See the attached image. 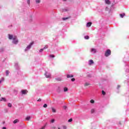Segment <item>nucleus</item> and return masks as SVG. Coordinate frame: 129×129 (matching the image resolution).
<instances>
[{
	"label": "nucleus",
	"instance_id": "27",
	"mask_svg": "<svg viewBox=\"0 0 129 129\" xmlns=\"http://www.w3.org/2000/svg\"><path fill=\"white\" fill-rule=\"evenodd\" d=\"M43 51H44V48H41V49H40L39 52H42Z\"/></svg>",
	"mask_w": 129,
	"mask_h": 129
},
{
	"label": "nucleus",
	"instance_id": "21",
	"mask_svg": "<svg viewBox=\"0 0 129 129\" xmlns=\"http://www.w3.org/2000/svg\"><path fill=\"white\" fill-rule=\"evenodd\" d=\"M8 106L9 107H12V104L10 103H8Z\"/></svg>",
	"mask_w": 129,
	"mask_h": 129
},
{
	"label": "nucleus",
	"instance_id": "5",
	"mask_svg": "<svg viewBox=\"0 0 129 129\" xmlns=\"http://www.w3.org/2000/svg\"><path fill=\"white\" fill-rule=\"evenodd\" d=\"M21 92L22 94H27V93H28V91H27V90H22Z\"/></svg>",
	"mask_w": 129,
	"mask_h": 129
},
{
	"label": "nucleus",
	"instance_id": "2",
	"mask_svg": "<svg viewBox=\"0 0 129 129\" xmlns=\"http://www.w3.org/2000/svg\"><path fill=\"white\" fill-rule=\"evenodd\" d=\"M33 45H34V42H32L31 43H30L29 44V45H28L27 46V47L25 48V52H27V51H29V50H30V49H31V48L32 47V46H33Z\"/></svg>",
	"mask_w": 129,
	"mask_h": 129
},
{
	"label": "nucleus",
	"instance_id": "18",
	"mask_svg": "<svg viewBox=\"0 0 129 129\" xmlns=\"http://www.w3.org/2000/svg\"><path fill=\"white\" fill-rule=\"evenodd\" d=\"M68 91V88H67V87H65L63 89V91L64 92H66V91Z\"/></svg>",
	"mask_w": 129,
	"mask_h": 129
},
{
	"label": "nucleus",
	"instance_id": "6",
	"mask_svg": "<svg viewBox=\"0 0 129 129\" xmlns=\"http://www.w3.org/2000/svg\"><path fill=\"white\" fill-rule=\"evenodd\" d=\"M105 3L106 5H110L111 4L110 0H105Z\"/></svg>",
	"mask_w": 129,
	"mask_h": 129
},
{
	"label": "nucleus",
	"instance_id": "4",
	"mask_svg": "<svg viewBox=\"0 0 129 129\" xmlns=\"http://www.w3.org/2000/svg\"><path fill=\"white\" fill-rule=\"evenodd\" d=\"M45 75L46 78H51V74L48 72H46Z\"/></svg>",
	"mask_w": 129,
	"mask_h": 129
},
{
	"label": "nucleus",
	"instance_id": "29",
	"mask_svg": "<svg viewBox=\"0 0 129 129\" xmlns=\"http://www.w3.org/2000/svg\"><path fill=\"white\" fill-rule=\"evenodd\" d=\"M56 80H58V81H61V78H58L56 79Z\"/></svg>",
	"mask_w": 129,
	"mask_h": 129
},
{
	"label": "nucleus",
	"instance_id": "39",
	"mask_svg": "<svg viewBox=\"0 0 129 129\" xmlns=\"http://www.w3.org/2000/svg\"><path fill=\"white\" fill-rule=\"evenodd\" d=\"M45 126H43L40 129H45Z\"/></svg>",
	"mask_w": 129,
	"mask_h": 129
},
{
	"label": "nucleus",
	"instance_id": "10",
	"mask_svg": "<svg viewBox=\"0 0 129 129\" xmlns=\"http://www.w3.org/2000/svg\"><path fill=\"white\" fill-rule=\"evenodd\" d=\"M91 25H92V23H91V22H88V23L87 24V27H91Z\"/></svg>",
	"mask_w": 129,
	"mask_h": 129
},
{
	"label": "nucleus",
	"instance_id": "30",
	"mask_svg": "<svg viewBox=\"0 0 129 129\" xmlns=\"http://www.w3.org/2000/svg\"><path fill=\"white\" fill-rule=\"evenodd\" d=\"M102 94H103V95H105V92H104V91H102Z\"/></svg>",
	"mask_w": 129,
	"mask_h": 129
},
{
	"label": "nucleus",
	"instance_id": "38",
	"mask_svg": "<svg viewBox=\"0 0 129 129\" xmlns=\"http://www.w3.org/2000/svg\"><path fill=\"white\" fill-rule=\"evenodd\" d=\"M63 108L64 109H66V108H67V107L66 106H64Z\"/></svg>",
	"mask_w": 129,
	"mask_h": 129
},
{
	"label": "nucleus",
	"instance_id": "37",
	"mask_svg": "<svg viewBox=\"0 0 129 129\" xmlns=\"http://www.w3.org/2000/svg\"><path fill=\"white\" fill-rule=\"evenodd\" d=\"M88 85H89V84L86 83L85 84V86H88Z\"/></svg>",
	"mask_w": 129,
	"mask_h": 129
},
{
	"label": "nucleus",
	"instance_id": "13",
	"mask_svg": "<svg viewBox=\"0 0 129 129\" xmlns=\"http://www.w3.org/2000/svg\"><path fill=\"white\" fill-rule=\"evenodd\" d=\"M36 4H40L41 3V0H35Z\"/></svg>",
	"mask_w": 129,
	"mask_h": 129
},
{
	"label": "nucleus",
	"instance_id": "9",
	"mask_svg": "<svg viewBox=\"0 0 129 129\" xmlns=\"http://www.w3.org/2000/svg\"><path fill=\"white\" fill-rule=\"evenodd\" d=\"M91 51L92 52V53H96L97 50H96V49L92 48Z\"/></svg>",
	"mask_w": 129,
	"mask_h": 129
},
{
	"label": "nucleus",
	"instance_id": "20",
	"mask_svg": "<svg viewBox=\"0 0 129 129\" xmlns=\"http://www.w3.org/2000/svg\"><path fill=\"white\" fill-rule=\"evenodd\" d=\"M10 74V72L9 71H6V76H8Z\"/></svg>",
	"mask_w": 129,
	"mask_h": 129
},
{
	"label": "nucleus",
	"instance_id": "1",
	"mask_svg": "<svg viewBox=\"0 0 129 129\" xmlns=\"http://www.w3.org/2000/svg\"><path fill=\"white\" fill-rule=\"evenodd\" d=\"M9 38L10 40H12V39H13V44H17L19 42V40H18L17 36H13L12 35L9 34Z\"/></svg>",
	"mask_w": 129,
	"mask_h": 129
},
{
	"label": "nucleus",
	"instance_id": "16",
	"mask_svg": "<svg viewBox=\"0 0 129 129\" xmlns=\"http://www.w3.org/2000/svg\"><path fill=\"white\" fill-rule=\"evenodd\" d=\"M29 119H31V117L30 116H28L27 117H26V120H29Z\"/></svg>",
	"mask_w": 129,
	"mask_h": 129
},
{
	"label": "nucleus",
	"instance_id": "43",
	"mask_svg": "<svg viewBox=\"0 0 129 129\" xmlns=\"http://www.w3.org/2000/svg\"><path fill=\"white\" fill-rule=\"evenodd\" d=\"M53 129H55V128H56V127H53V128H52Z\"/></svg>",
	"mask_w": 129,
	"mask_h": 129
},
{
	"label": "nucleus",
	"instance_id": "24",
	"mask_svg": "<svg viewBox=\"0 0 129 129\" xmlns=\"http://www.w3.org/2000/svg\"><path fill=\"white\" fill-rule=\"evenodd\" d=\"M52 112H56V109L54 108H52Z\"/></svg>",
	"mask_w": 129,
	"mask_h": 129
},
{
	"label": "nucleus",
	"instance_id": "34",
	"mask_svg": "<svg viewBox=\"0 0 129 129\" xmlns=\"http://www.w3.org/2000/svg\"><path fill=\"white\" fill-rule=\"evenodd\" d=\"M30 3V0H27V4L28 5H29Z\"/></svg>",
	"mask_w": 129,
	"mask_h": 129
},
{
	"label": "nucleus",
	"instance_id": "11",
	"mask_svg": "<svg viewBox=\"0 0 129 129\" xmlns=\"http://www.w3.org/2000/svg\"><path fill=\"white\" fill-rule=\"evenodd\" d=\"M67 78H71L73 77V75H67Z\"/></svg>",
	"mask_w": 129,
	"mask_h": 129
},
{
	"label": "nucleus",
	"instance_id": "36",
	"mask_svg": "<svg viewBox=\"0 0 129 129\" xmlns=\"http://www.w3.org/2000/svg\"><path fill=\"white\" fill-rule=\"evenodd\" d=\"M63 129H67V127H66V126H63Z\"/></svg>",
	"mask_w": 129,
	"mask_h": 129
},
{
	"label": "nucleus",
	"instance_id": "45",
	"mask_svg": "<svg viewBox=\"0 0 129 129\" xmlns=\"http://www.w3.org/2000/svg\"><path fill=\"white\" fill-rule=\"evenodd\" d=\"M63 1H66V0H63Z\"/></svg>",
	"mask_w": 129,
	"mask_h": 129
},
{
	"label": "nucleus",
	"instance_id": "14",
	"mask_svg": "<svg viewBox=\"0 0 129 129\" xmlns=\"http://www.w3.org/2000/svg\"><path fill=\"white\" fill-rule=\"evenodd\" d=\"M124 16H125V14L124 13H122V14H120V16L121 18H123L124 17Z\"/></svg>",
	"mask_w": 129,
	"mask_h": 129
},
{
	"label": "nucleus",
	"instance_id": "41",
	"mask_svg": "<svg viewBox=\"0 0 129 129\" xmlns=\"http://www.w3.org/2000/svg\"><path fill=\"white\" fill-rule=\"evenodd\" d=\"M41 99H39L38 100H37V101H41Z\"/></svg>",
	"mask_w": 129,
	"mask_h": 129
},
{
	"label": "nucleus",
	"instance_id": "25",
	"mask_svg": "<svg viewBox=\"0 0 129 129\" xmlns=\"http://www.w3.org/2000/svg\"><path fill=\"white\" fill-rule=\"evenodd\" d=\"M45 49H48V45L45 46V47L43 48V50H45Z\"/></svg>",
	"mask_w": 129,
	"mask_h": 129
},
{
	"label": "nucleus",
	"instance_id": "35",
	"mask_svg": "<svg viewBox=\"0 0 129 129\" xmlns=\"http://www.w3.org/2000/svg\"><path fill=\"white\" fill-rule=\"evenodd\" d=\"M72 81H73V82L75 81V78L72 79Z\"/></svg>",
	"mask_w": 129,
	"mask_h": 129
},
{
	"label": "nucleus",
	"instance_id": "26",
	"mask_svg": "<svg viewBox=\"0 0 129 129\" xmlns=\"http://www.w3.org/2000/svg\"><path fill=\"white\" fill-rule=\"evenodd\" d=\"M90 102H91V103H94V100H93V99L91 100Z\"/></svg>",
	"mask_w": 129,
	"mask_h": 129
},
{
	"label": "nucleus",
	"instance_id": "33",
	"mask_svg": "<svg viewBox=\"0 0 129 129\" xmlns=\"http://www.w3.org/2000/svg\"><path fill=\"white\" fill-rule=\"evenodd\" d=\"M15 66L16 68H18V63H15Z\"/></svg>",
	"mask_w": 129,
	"mask_h": 129
},
{
	"label": "nucleus",
	"instance_id": "22",
	"mask_svg": "<svg viewBox=\"0 0 129 129\" xmlns=\"http://www.w3.org/2000/svg\"><path fill=\"white\" fill-rule=\"evenodd\" d=\"M94 111H95V110L94 109H92L91 110V113H94Z\"/></svg>",
	"mask_w": 129,
	"mask_h": 129
},
{
	"label": "nucleus",
	"instance_id": "42",
	"mask_svg": "<svg viewBox=\"0 0 129 129\" xmlns=\"http://www.w3.org/2000/svg\"><path fill=\"white\" fill-rule=\"evenodd\" d=\"M3 129H7V127H3Z\"/></svg>",
	"mask_w": 129,
	"mask_h": 129
},
{
	"label": "nucleus",
	"instance_id": "19",
	"mask_svg": "<svg viewBox=\"0 0 129 129\" xmlns=\"http://www.w3.org/2000/svg\"><path fill=\"white\" fill-rule=\"evenodd\" d=\"M49 57H50V58H54V57H55V55L53 54H50L49 55Z\"/></svg>",
	"mask_w": 129,
	"mask_h": 129
},
{
	"label": "nucleus",
	"instance_id": "46",
	"mask_svg": "<svg viewBox=\"0 0 129 129\" xmlns=\"http://www.w3.org/2000/svg\"><path fill=\"white\" fill-rule=\"evenodd\" d=\"M58 129H60V128L58 127Z\"/></svg>",
	"mask_w": 129,
	"mask_h": 129
},
{
	"label": "nucleus",
	"instance_id": "28",
	"mask_svg": "<svg viewBox=\"0 0 129 129\" xmlns=\"http://www.w3.org/2000/svg\"><path fill=\"white\" fill-rule=\"evenodd\" d=\"M73 120L72 119V118L69 119L68 120V122H71V121H72Z\"/></svg>",
	"mask_w": 129,
	"mask_h": 129
},
{
	"label": "nucleus",
	"instance_id": "23",
	"mask_svg": "<svg viewBox=\"0 0 129 129\" xmlns=\"http://www.w3.org/2000/svg\"><path fill=\"white\" fill-rule=\"evenodd\" d=\"M69 19V18H63L62 20L63 21H66V20H68Z\"/></svg>",
	"mask_w": 129,
	"mask_h": 129
},
{
	"label": "nucleus",
	"instance_id": "40",
	"mask_svg": "<svg viewBox=\"0 0 129 129\" xmlns=\"http://www.w3.org/2000/svg\"><path fill=\"white\" fill-rule=\"evenodd\" d=\"M120 87V85H118L117 86V88H119Z\"/></svg>",
	"mask_w": 129,
	"mask_h": 129
},
{
	"label": "nucleus",
	"instance_id": "31",
	"mask_svg": "<svg viewBox=\"0 0 129 129\" xmlns=\"http://www.w3.org/2000/svg\"><path fill=\"white\" fill-rule=\"evenodd\" d=\"M47 105H46V104H44L43 105V107L46 108L47 107Z\"/></svg>",
	"mask_w": 129,
	"mask_h": 129
},
{
	"label": "nucleus",
	"instance_id": "12",
	"mask_svg": "<svg viewBox=\"0 0 129 129\" xmlns=\"http://www.w3.org/2000/svg\"><path fill=\"white\" fill-rule=\"evenodd\" d=\"M17 122H19V119H16L13 121V123H17Z\"/></svg>",
	"mask_w": 129,
	"mask_h": 129
},
{
	"label": "nucleus",
	"instance_id": "47",
	"mask_svg": "<svg viewBox=\"0 0 129 129\" xmlns=\"http://www.w3.org/2000/svg\"><path fill=\"white\" fill-rule=\"evenodd\" d=\"M0 96H1V94H0Z\"/></svg>",
	"mask_w": 129,
	"mask_h": 129
},
{
	"label": "nucleus",
	"instance_id": "8",
	"mask_svg": "<svg viewBox=\"0 0 129 129\" xmlns=\"http://www.w3.org/2000/svg\"><path fill=\"white\" fill-rule=\"evenodd\" d=\"M0 101H4L5 102H7V99L6 98L2 97L0 99Z\"/></svg>",
	"mask_w": 129,
	"mask_h": 129
},
{
	"label": "nucleus",
	"instance_id": "32",
	"mask_svg": "<svg viewBox=\"0 0 129 129\" xmlns=\"http://www.w3.org/2000/svg\"><path fill=\"white\" fill-rule=\"evenodd\" d=\"M54 121H55V119H52L51 120V122H52V123L54 122Z\"/></svg>",
	"mask_w": 129,
	"mask_h": 129
},
{
	"label": "nucleus",
	"instance_id": "44",
	"mask_svg": "<svg viewBox=\"0 0 129 129\" xmlns=\"http://www.w3.org/2000/svg\"><path fill=\"white\" fill-rule=\"evenodd\" d=\"M65 12H67V10H65Z\"/></svg>",
	"mask_w": 129,
	"mask_h": 129
},
{
	"label": "nucleus",
	"instance_id": "7",
	"mask_svg": "<svg viewBox=\"0 0 129 129\" xmlns=\"http://www.w3.org/2000/svg\"><path fill=\"white\" fill-rule=\"evenodd\" d=\"M94 62H93V60L90 59L89 60V65H92Z\"/></svg>",
	"mask_w": 129,
	"mask_h": 129
},
{
	"label": "nucleus",
	"instance_id": "3",
	"mask_svg": "<svg viewBox=\"0 0 129 129\" xmlns=\"http://www.w3.org/2000/svg\"><path fill=\"white\" fill-rule=\"evenodd\" d=\"M111 54V51L109 49H107V51L105 53V56L106 57H108Z\"/></svg>",
	"mask_w": 129,
	"mask_h": 129
},
{
	"label": "nucleus",
	"instance_id": "15",
	"mask_svg": "<svg viewBox=\"0 0 129 129\" xmlns=\"http://www.w3.org/2000/svg\"><path fill=\"white\" fill-rule=\"evenodd\" d=\"M4 80H5V79L4 78H2L0 79V84L2 83V82H4Z\"/></svg>",
	"mask_w": 129,
	"mask_h": 129
},
{
	"label": "nucleus",
	"instance_id": "17",
	"mask_svg": "<svg viewBox=\"0 0 129 129\" xmlns=\"http://www.w3.org/2000/svg\"><path fill=\"white\" fill-rule=\"evenodd\" d=\"M85 39L86 40H88V39H89V36L88 35H86L85 36Z\"/></svg>",
	"mask_w": 129,
	"mask_h": 129
}]
</instances>
